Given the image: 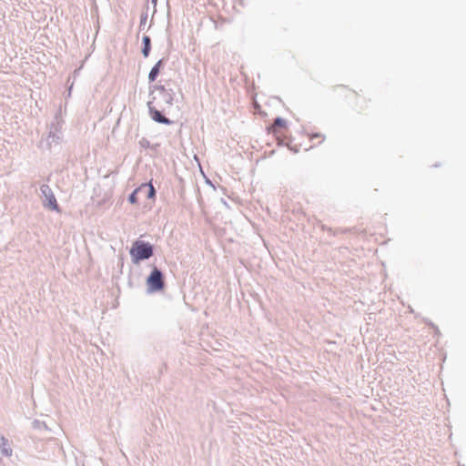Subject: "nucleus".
<instances>
[{
  "instance_id": "obj_5",
  "label": "nucleus",
  "mask_w": 466,
  "mask_h": 466,
  "mask_svg": "<svg viewBox=\"0 0 466 466\" xmlns=\"http://www.w3.org/2000/svg\"><path fill=\"white\" fill-rule=\"evenodd\" d=\"M149 112L152 119L156 122L169 125L171 121L166 116H162L159 110H157L154 106L153 102L148 103Z\"/></svg>"
},
{
  "instance_id": "obj_4",
  "label": "nucleus",
  "mask_w": 466,
  "mask_h": 466,
  "mask_svg": "<svg viewBox=\"0 0 466 466\" xmlns=\"http://www.w3.org/2000/svg\"><path fill=\"white\" fill-rule=\"evenodd\" d=\"M144 188H147V198H154L155 196H156V191H155V188L153 187V185L151 183L149 184H142L140 187H138L137 188H136L133 193L129 196V202L131 204H137V193L139 191H141L142 189Z\"/></svg>"
},
{
  "instance_id": "obj_10",
  "label": "nucleus",
  "mask_w": 466,
  "mask_h": 466,
  "mask_svg": "<svg viewBox=\"0 0 466 466\" xmlns=\"http://www.w3.org/2000/svg\"><path fill=\"white\" fill-rule=\"evenodd\" d=\"M310 139H318V142L321 143L324 140V137L320 134H314L310 136Z\"/></svg>"
},
{
  "instance_id": "obj_11",
  "label": "nucleus",
  "mask_w": 466,
  "mask_h": 466,
  "mask_svg": "<svg viewBox=\"0 0 466 466\" xmlns=\"http://www.w3.org/2000/svg\"><path fill=\"white\" fill-rule=\"evenodd\" d=\"M0 446H2V447L8 446V440L5 439L4 436L0 437Z\"/></svg>"
},
{
  "instance_id": "obj_7",
  "label": "nucleus",
  "mask_w": 466,
  "mask_h": 466,
  "mask_svg": "<svg viewBox=\"0 0 466 466\" xmlns=\"http://www.w3.org/2000/svg\"><path fill=\"white\" fill-rule=\"evenodd\" d=\"M143 44H144V48L142 50L143 55L145 56H147L148 54H149V50H150V38H149V36L145 35L143 37Z\"/></svg>"
},
{
  "instance_id": "obj_6",
  "label": "nucleus",
  "mask_w": 466,
  "mask_h": 466,
  "mask_svg": "<svg viewBox=\"0 0 466 466\" xmlns=\"http://www.w3.org/2000/svg\"><path fill=\"white\" fill-rule=\"evenodd\" d=\"M161 61H158L151 69L148 78L151 82L155 81L158 73H159V66H160Z\"/></svg>"
},
{
  "instance_id": "obj_1",
  "label": "nucleus",
  "mask_w": 466,
  "mask_h": 466,
  "mask_svg": "<svg viewBox=\"0 0 466 466\" xmlns=\"http://www.w3.org/2000/svg\"><path fill=\"white\" fill-rule=\"evenodd\" d=\"M134 262L148 258L152 256V247L148 243L136 241L130 250Z\"/></svg>"
},
{
  "instance_id": "obj_2",
  "label": "nucleus",
  "mask_w": 466,
  "mask_h": 466,
  "mask_svg": "<svg viewBox=\"0 0 466 466\" xmlns=\"http://www.w3.org/2000/svg\"><path fill=\"white\" fill-rule=\"evenodd\" d=\"M147 285L149 292L160 291L164 288L163 275L159 269L154 268L147 279Z\"/></svg>"
},
{
  "instance_id": "obj_8",
  "label": "nucleus",
  "mask_w": 466,
  "mask_h": 466,
  "mask_svg": "<svg viewBox=\"0 0 466 466\" xmlns=\"http://www.w3.org/2000/svg\"><path fill=\"white\" fill-rule=\"evenodd\" d=\"M46 198L48 201L49 208L52 209H55V210H58V205L56 203V199L55 196L53 195V193H50V196L46 197Z\"/></svg>"
},
{
  "instance_id": "obj_3",
  "label": "nucleus",
  "mask_w": 466,
  "mask_h": 466,
  "mask_svg": "<svg viewBox=\"0 0 466 466\" xmlns=\"http://www.w3.org/2000/svg\"><path fill=\"white\" fill-rule=\"evenodd\" d=\"M268 133L272 134L279 141H283L288 134L287 121L280 117L276 118L268 127Z\"/></svg>"
},
{
  "instance_id": "obj_12",
  "label": "nucleus",
  "mask_w": 466,
  "mask_h": 466,
  "mask_svg": "<svg viewBox=\"0 0 466 466\" xmlns=\"http://www.w3.org/2000/svg\"><path fill=\"white\" fill-rule=\"evenodd\" d=\"M341 89H343V90H345V91H347V92H351V90H350V89H348V88H346V87H341Z\"/></svg>"
},
{
  "instance_id": "obj_13",
  "label": "nucleus",
  "mask_w": 466,
  "mask_h": 466,
  "mask_svg": "<svg viewBox=\"0 0 466 466\" xmlns=\"http://www.w3.org/2000/svg\"><path fill=\"white\" fill-rule=\"evenodd\" d=\"M154 3H156L157 0H152Z\"/></svg>"
},
{
  "instance_id": "obj_9",
  "label": "nucleus",
  "mask_w": 466,
  "mask_h": 466,
  "mask_svg": "<svg viewBox=\"0 0 466 466\" xmlns=\"http://www.w3.org/2000/svg\"><path fill=\"white\" fill-rule=\"evenodd\" d=\"M41 191L43 192V194L46 196V197H48L50 196V193H52L50 187L46 185H44L42 186L41 187Z\"/></svg>"
}]
</instances>
